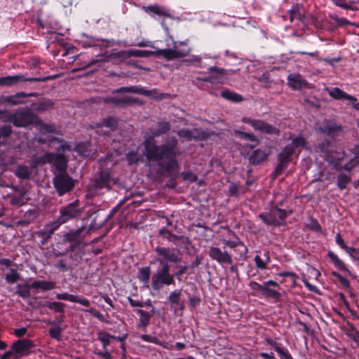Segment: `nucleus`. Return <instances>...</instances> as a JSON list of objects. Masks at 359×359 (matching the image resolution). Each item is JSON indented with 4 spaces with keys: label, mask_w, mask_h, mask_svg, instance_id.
Segmentation results:
<instances>
[{
    "label": "nucleus",
    "mask_w": 359,
    "mask_h": 359,
    "mask_svg": "<svg viewBox=\"0 0 359 359\" xmlns=\"http://www.w3.org/2000/svg\"><path fill=\"white\" fill-rule=\"evenodd\" d=\"M170 129L169 123L161 122L158 129L144 142V155L147 160L163 167L168 172H172L177 168L178 163L176 157L182 154L178 147L177 140L174 136L167 137L159 147L154 138L167 133Z\"/></svg>",
    "instance_id": "f257e3e1"
},
{
    "label": "nucleus",
    "mask_w": 359,
    "mask_h": 359,
    "mask_svg": "<svg viewBox=\"0 0 359 359\" xmlns=\"http://www.w3.org/2000/svg\"><path fill=\"white\" fill-rule=\"evenodd\" d=\"M6 121L13 123L18 127H26L29 124L36 123L39 131L43 133H54L55 132L53 126L37 121L36 117L29 109H20L15 113H8Z\"/></svg>",
    "instance_id": "f03ea898"
},
{
    "label": "nucleus",
    "mask_w": 359,
    "mask_h": 359,
    "mask_svg": "<svg viewBox=\"0 0 359 359\" xmlns=\"http://www.w3.org/2000/svg\"><path fill=\"white\" fill-rule=\"evenodd\" d=\"M318 149L325 154L327 161L336 169L350 170L359 163V146H355L353 149L354 156L346 161V155L342 151L330 152V149L325 148L324 144H320Z\"/></svg>",
    "instance_id": "7ed1b4c3"
},
{
    "label": "nucleus",
    "mask_w": 359,
    "mask_h": 359,
    "mask_svg": "<svg viewBox=\"0 0 359 359\" xmlns=\"http://www.w3.org/2000/svg\"><path fill=\"white\" fill-rule=\"evenodd\" d=\"M34 346L33 342L29 339H19L11 346V348L5 352L0 359H19L30 353V349Z\"/></svg>",
    "instance_id": "20e7f679"
},
{
    "label": "nucleus",
    "mask_w": 359,
    "mask_h": 359,
    "mask_svg": "<svg viewBox=\"0 0 359 359\" xmlns=\"http://www.w3.org/2000/svg\"><path fill=\"white\" fill-rule=\"evenodd\" d=\"M305 144V140L301 135L294 138L290 144H288L279 154L280 163L276 168V172H280L286 167L290 157L295 153L297 149L303 147Z\"/></svg>",
    "instance_id": "39448f33"
},
{
    "label": "nucleus",
    "mask_w": 359,
    "mask_h": 359,
    "mask_svg": "<svg viewBox=\"0 0 359 359\" xmlns=\"http://www.w3.org/2000/svg\"><path fill=\"white\" fill-rule=\"evenodd\" d=\"M174 283V277L169 272L168 264H164L151 277V285L154 290L162 289L165 285H169Z\"/></svg>",
    "instance_id": "423d86ee"
},
{
    "label": "nucleus",
    "mask_w": 359,
    "mask_h": 359,
    "mask_svg": "<svg viewBox=\"0 0 359 359\" xmlns=\"http://www.w3.org/2000/svg\"><path fill=\"white\" fill-rule=\"evenodd\" d=\"M80 215L79 201L76 200L67 205L60 208V216L57 220L62 225L71 219L79 217Z\"/></svg>",
    "instance_id": "0eeeda50"
},
{
    "label": "nucleus",
    "mask_w": 359,
    "mask_h": 359,
    "mask_svg": "<svg viewBox=\"0 0 359 359\" xmlns=\"http://www.w3.org/2000/svg\"><path fill=\"white\" fill-rule=\"evenodd\" d=\"M177 42L174 41L172 36H169V38L166 40V45L170 46L172 45V48L158 49L156 51H153L154 55L158 56H162L167 60L180 58L187 55V53L182 50H178L177 48Z\"/></svg>",
    "instance_id": "6e6552de"
},
{
    "label": "nucleus",
    "mask_w": 359,
    "mask_h": 359,
    "mask_svg": "<svg viewBox=\"0 0 359 359\" xmlns=\"http://www.w3.org/2000/svg\"><path fill=\"white\" fill-rule=\"evenodd\" d=\"M54 186L60 196L70 191L74 186V181L66 172H59L53 179Z\"/></svg>",
    "instance_id": "1a4fd4ad"
},
{
    "label": "nucleus",
    "mask_w": 359,
    "mask_h": 359,
    "mask_svg": "<svg viewBox=\"0 0 359 359\" xmlns=\"http://www.w3.org/2000/svg\"><path fill=\"white\" fill-rule=\"evenodd\" d=\"M242 122L250 125L256 131L266 134L277 135L279 130L271 125L264 122L262 120L254 119L250 117L244 116L242 118Z\"/></svg>",
    "instance_id": "9d476101"
},
{
    "label": "nucleus",
    "mask_w": 359,
    "mask_h": 359,
    "mask_svg": "<svg viewBox=\"0 0 359 359\" xmlns=\"http://www.w3.org/2000/svg\"><path fill=\"white\" fill-rule=\"evenodd\" d=\"M285 210L279 208H273L268 214H261L259 217L267 225H280L287 217Z\"/></svg>",
    "instance_id": "9b49d317"
},
{
    "label": "nucleus",
    "mask_w": 359,
    "mask_h": 359,
    "mask_svg": "<svg viewBox=\"0 0 359 359\" xmlns=\"http://www.w3.org/2000/svg\"><path fill=\"white\" fill-rule=\"evenodd\" d=\"M155 251L158 255L156 260L161 264H164L166 262L177 263L180 261L179 251L175 249L157 247Z\"/></svg>",
    "instance_id": "f8f14e48"
},
{
    "label": "nucleus",
    "mask_w": 359,
    "mask_h": 359,
    "mask_svg": "<svg viewBox=\"0 0 359 359\" xmlns=\"http://www.w3.org/2000/svg\"><path fill=\"white\" fill-rule=\"evenodd\" d=\"M50 77H26L23 74L8 76L0 78V86H12L20 82L36 81L42 82L50 79Z\"/></svg>",
    "instance_id": "ddd939ff"
},
{
    "label": "nucleus",
    "mask_w": 359,
    "mask_h": 359,
    "mask_svg": "<svg viewBox=\"0 0 359 359\" xmlns=\"http://www.w3.org/2000/svg\"><path fill=\"white\" fill-rule=\"evenodd\" d=\"M40 161L42 163H53L59 172H65L67 160L63 154L47 153L41 158Z\"/></svg>",
    "instance_id": "4468645a"
},
{
    "label": "nucleus",
    "mask_w": 359,
    "mask_h": 359,
    "mask_svg": "<svg viewBox=\"0 0 359 359\" xmlns=\"http://www.w3.org/2000/svg\"><path fill=\"white\" fill-rule=\"evenodd\" d=\"M209 257L220 264H231L233 262L231 256L226 251L217 247H210L208 252Z\"/></svg>",
    "instance_id": "2eb2a0df"
},
{
    "label": "nucleus",
    "mask_w": 359,
    "mask_h": 359,
    "mask_svg": "<svg viewBox=\"0 0 359 359\" xmlns=\"http://www.w3.org/2000/svg\"><path fill=\"white\" fill-rule=\"evenodd\" d=\"M117 126V120L109 117L104 119L102 123H97L95 126H91L93 130L100 135H105L114 130Z\"/></svg>",
    "instance_id": "dca6fc26"
},
{
    "label": "nucleus",
    "mask_w": 359,
    "mask_h": 359,
    "mask_svg": "<svg viewBox=\"0 0 359 359\" xmlns=\"http://www.w3.org/2000/svg\"><path fill=\"white\" fill-rule=\"evenodd\" d=\"M79 43L83 48L99 47L102 48L108 47V41L103 39L88 36L85 34L81 35V38L79 39Z\"/></svg>",
    "instance_id": "f3484780"
},
{
    "label": "nucleus",
    "mask_w": 359,
    "mask_h": 359,
    "mask_svg": "<svg viewBox=\"0 0 359 359\" xmlns=\"http://www.w3.org/2000/svg\"><path fill=\"white\" fill-rule=\"evenodd\" d=\"M175 133L180 137L184 138L187 140H203L206 137V134L204 132L199 131L198 129H193L191 130L182 129Z\"/></svg>",
    "instance_id": "a211bd4d"
},
{
    "label": "nucleus",
    "mask_w": 359,
    "mask_h": 359,
    "mask_svg": "<svg viewBox=\"0 0 359 359\" xmlns=\"http://www.w3.org/2000/svg\"><path fill=\"white\" fill-rule=\"evenodd\" d=\"M56 298L60 300L69 301L71 302L79 303L83 306L89 307L90 301L82 296L74 295L68 293H60L56 295Z\"/></svg>",
    "instance_id": "6ab92c4d"
},
{
    "label": "nucleus",
    "mask_w": 359,
    "mask_h": 359,
    "mask_svg": "<svg viewBox=\"0 0 359 359\" xmlns=\"http://www.w3.org/2000/svg\"><path fill=\"white\" fill-rule=\"evenodd\" d=\"M208 73L210 74L215 83H224L226 79L227 70L223 68L210 67L208 69Z\"/></svg>",
    "instance_id": "aec40b11"
},
{
    "label": "nucleus",
    "mask_w": 359,
    "mask_h": 359,
    "mask_svg": "<svg viewBox=\"0 0 359 359\" xmlns=\"http://www.w3.org/2000/svg\"><path fill=\"white\" fill-rule=\"evenodd\" d=\"M287 84L294 90H299L306 86V82L299 74H291L287 76Z\"/></svg>",
    "instance_id": "412c9836"
},
{
    "label": "nucleus",
    "mask_w": 359,
    "mask_h": 359,
    "mask_svg": "<svg viewBox=\"0 0 359 359\" xmlns=\"http://www.w3.org/2000/svg\"><path fill=\"white\" fill-rule=\"evenodd\" d=\"M76 150L80 155L89 158H93L95 154V149L89 142L78 144Z\"/></svg>",
    "instance_id": "4be33fe9"
},
{
    "label": "nucleus",
    "mask_w": 359,
    "mask_h": 359,
    "mask_svg": "<svg viewBox=\"0 0 359 359\" xmlns=\"http://www.w3.org/2000/svg\"><path fill=\"white\" fill-rule=\"evenodd\" d=\"M340 129L339 126L330 121H324L318 128L320 133L328 135H332L335 132L340 130Z\"/></svg>",
    "instance_id": "5701e85b"
},
{
    "label": "nucleus",
    "mask_w": 359,
    "mask_h": 359,
    "mask_svg": "<svg viewBox=\"0 0 359 359\" xmlns=\"http://www.w3.org/2000/svg\"><path fill=\"white\" fill-rule=\"evenodd\" d=\"M150 53L153 54L152 52H149L146 50H121L118 51L115 54H113L115 57H118L121 60L126 59L127 57H129L130 56H135V57H142L145 56L146 54Z\"/></svg>",
    "instance_id": "b1692460"
},
{
    "label": "nucleus",
    "mask_w": 359,
    "mask_h": 359,
    "mask_svg": "<svg viewBox=\"0 0 359 359\" xmlns=\"http://www.w3.org/2000/svg\"><path fill=\"white\" fill-rule=\"evenodd\" d=\"M61 224L59 223L57 220H55L48 225H46L43 229H41L39 232V234L43 238V240L47 241L50 238L51 235L56 231Z\"/></svg>",
    "instance_id": "393cba45"
},
{
    "label": "nucleus",
    "mask_w": 359,
    "mask_h": 359,
    "mask_svg": "<svg viewBox=\"0 0 359 359\" xmlns=\"http://www.w3.org/2000/svg\"><path fill=\"white\" fill-rule=\"evenodd\" d=\"M89 232V229H87L86 226H81L77 230L70 231L66 235V238L69 241H76L79 239L85 237L86 234Z\"/></svg>",
    "instance_id": "a878e982"
},
{
    "label": "nucleus",
    "mask_w": 359,
    "mask_h": 359,
    "mask_svg": "<svg viewBox=\"0 0 359 359\" xmlns=\"http://www.w3.org/2000/svg\"><path fill=\"white\" fill-rule=\"evenodd\" d=\"M145 11L153 16L156 15L165 18L170 17V15L166 8L156 5L147 6L145 8Z\"/></svg>",
    "instance_id": "bb28decb"
},
{
    "label": "nucleus",
    "mask_w": 359,
    "mask_h": 359,
    "mask_svg": "<svg viewBox=\"0 0 359 359\" xmlns=\"http://www.w3.org/2000/svg\"><path fill=\"white\" fill-rule=\"evenodd\" d=\"M151 276L150 268L149 266H145L140 269L137 278L143 284V287L146 288L149 287V282Z\"/></svg>",
    "instance_id": "cd10ccee"
},
{
    "label": "nucleus",
    "mask_w": 359,
    "mask_h": 359,
    "mask_svg": "<svg viewBox=\"0 0 359 359\" xmlns=\"http://www.w3.org/2000/svg\"><path fill=\"white\" fill-rule=\"evenodd\" d=\"M49 146L50 148L57 149L60 151H65L66 150L69 151L71 146L67 142L60 140L58 138H51L49 140Z\"/></svg>",
    "instance_id": "c85d7f7f"
},
{
    "label": "nucleus",
    "mask_w": 359,
    "mask_h": 359,
    "mask_svg": "<svg viewBox=\"0 0 359 359\" xmlns=\"http://www.w3.org/2000/svg\"><path fill=\"white\" fill-rule=\"evenodd\" d=\"M31 288L41 290L43 291L50 290L55 287V283L51 281L36 280L30 285Z\"/></svg>",
    "instance_id": "c756f323"
},
{
    "label": "nucleus",
    "mask_w": 359,
    "mask_h": 359,
    "mask_svg": "<svg viewBox=\"0 0 359 359\" xmlns=\"http://www.w3.org/2000/svg\"><path fill=\"white\" fill-rule=\"evenodd\" d=\"M327 256L331 259V261L332 262L336 268L341 271H346L350 273L349 270L346 266L344 262L341 259H340L334 252L329 251L327 253Z\"/></svg>",
    "instance_id": "7c9ffc66"
},
{
    "label": "nucleus",
    "mask_w": 359,
    "mask_h": 359,
    "mask_svg": "<svg viewBox=\"0 0 359 359\" xmlns=\"http://www.w3.org/2000/svg\"><path fill=\"white\" fill-rule=\"evenodd\" d=\"M137 313L140 316V323L138 324L139 327H146L149 323L151 317L154 314L153 310L151 313H147L142 309H137Z\"/></svg>",
    "instance_id": "2f4dec72"
},
{
    "label": "nucleus",
    "mask_w": 359,
    "mask_h": 359,
    "mask_svg": "<svg viewBox=\"0 0 359 359\" xmlns=\"http://www.w3.org/2000/svg\"><path fill=\"white\" fill-rule=\"evenodd\" d=\"M181 292L178 290L172 291L170 295L168 296L169 302L175 306L180 308V309H183L184 304L181 301Z\"/></svg>",
    "instance_id": "473e14b6"
},
{
    "label": "nucleus",
    "mask_w": 359,
    "mask_h": 359,
    "mask_svg": "<svg viewBox=\"0 0 359 359\" xmlns=\"http://www.w3.org/2000/svg\"><path fill=\"white\" fill-rule=\"evenodd\" d=\"M268 156V154L263 150L257 149L250 157V161L252 164H258L260 162L264 161Z\"/></svg>",
    "instance_id": "72a5a7b5"
},
{
    "label": "nucleus",
    "mask_w": 359,
    "mask_h": 359,
    "mask_svg": "<svg viewBox=\"0 0 359 359\" xmlns=\"http://www.w3.org/2000/svg\"><path fill=\"white\" fill-rule=\"evenodd\" d=\"M27 95L24 93H19L15 95H11L6 98V101L12 105L25 103V99Z\"/></svg>",
    "instance_id": "f704fd0d"
},
{
    "label": "nucleus",
    "mask_w": 359,
    "mask_h": 359,
    "mask_svg": "<svg viewBox=\"0 0 359 359\" xmlns=\"http://www.w3.org/2000/svg\"><path fill=\"white\" fill-rule=\"evenodd\" d=\"M117 92L133 93L144 95H149V92L148 90L137 86L123 87L117 90Z\"/></svg>",
    "instance_id": "c9c22d12"
},
{
    "label": "nucleus",
    "mask_w": 359,
    "mask_h": 359,
    "mask_svg": "<svg viewBox=\"0 0 359 359\" xmlns=\"http://www.w3.org/2000/svg\"><path fill=\"white\" fill-rule=\"evenodd\" d=\"M328 93L330 97L336 100H346L348 94L339 88H332L328 89Z\"/></svg>",
    "instance_id": "e433bc0d"
},
{
    "label": "nucleus",
    "mask_w": 359,
    "mask_h": 359,
    "mask_svg": "<svg viewBox=\"0 0 359 359\" xmlns=\"http://www.w3.org/2000/svg\"><path fill=\"white\" fill-rule=\"evenodd\" d=\"M221 95L224 98L231 100V101H233L234 102H239L242 101V100H243L242 97L240 95L235 93L233 92H231L230 90H223L221 93Z\"/></svg>",
    "instance_id": "4c0bfd02"
},
{
    "label": "nucleus",
    "mask_w": 359,
    "mask_h": 359,
    "mask_svg": "<svg viewBox=\"0 0 359 359\" xmlns=\"http://www.w3.org/2000/svg\"><path fill=\"white\" fill-rule=\"evenodd\" d=\"M290 21L293 22L294 20L303 21L304 15L300 11V7L296 5L290 10Z\"/></svg>",
    "instance_id": "58836bf2"
},
{
    "label": "nucleus",
    "mask_w": 359,
    "mask_h": 359,
    "mask_svg": "<svg viewBox=\"0 0 359 359\" xmlns=\"http://www.w3.org/2000/svg\"><path fill=\"white\" fill-rule=\"evenodd\" d=\"M15 175L21 179H27L31 175V170L28 166L20 165L15 171Z\"/></svg>",
    "instance_id": "ea45409f"
},
{
    "label": "nucleus",
    "mask_w": 359,
    "mask_h": 359,
    "mask_svg": "<svg viewBox=\"0 0 359 359\" xmlns=\"http://www.w3.org/2000/svg\"><path fill=\"white\" fill-rule=\"evenodd\" d=\"M31 288L30 285H18L17 290L15 291V294L19 295L20 297L27 299L30 296V290Z\"/></svg>",
    "instance_id": "a19ab883"
},
{
    "label": "nucleus",
    "mask_w": 359,
    "mask_h": 359,
    "mask_svg": "<svg viewBox=\"0 0 359 359\" xmlns=\"http://www.w3.org/2000/svg\"><path fill=\"white\" fill-rule=\"evenodd\" d=\"M233 133L238 137L245 140H248V141H252V142H257V140L256 137L254 135H252L251 133L243 132L240 130H237V129L233 130Z\"/></svg>",
    "instance_id": "79ce46f5"
},
{
    "label": "nucleus",
    "mask_w": 359,
    "mask_h": 359,
    "mask_svg": "<svg viewBox=\"0 0 359 359\" xmlns=\"http://www.w3.org/2000/svg\"><path fill=\"white\" fill-rule=\"evenodd\" d=\"M19 274L17 273V271L13 269H11L6 274V280L8 283H14L19 279Z\"/></svg>",
    "instance_id": "37998d69"
},
{
    "label": "nucleus",
    "mask_w": 359,
    "mask_h": 359,
    "mask_svg": "<svg viewBox=\"0 0 359 359\" xmlns=\"http://www.w3.org/2000/svg\"><path fill=\"white\" fill-rule=\"evenodd\" d=\"M335 241L337 245L343 250H344L346 253H351L354 251L352 248L348 247L346 244L343 238H341L339 233H337L335 236Z\"/></svg>",
    "instance_id": "c03bdc74"
},
{
    "label": "nucleus",
    "mask_w": 359,
    "mask_h": 359,
    "mask_svg": "<svg viewBox=\"0 0 359 359\" xmlns=\"http://www.w3.org/2000/svg\"><path fill=\"white\" fill-rule=\"evenodd\" d=\"M349 181L350 178L348 176L345 174H340L337 177V186L340 189H344Z\"/></svg>",
    "instance_id": "a18cd8bd"
},
{
    "label": "nucleus",
    "mask_w": 359,
    "mask_h": 359,
    "mask_svg": "<svg viewBox=\"0 0 359 359\" xmlns=\"http://www.w3.org/2000/svg\"><path fill=\"white\" fill-rule=\"evenodd\" d=\"M140 156L137 151H130L127 154L126 158L129 164L136 163L140 160Z\"/></svg>",
    "instance_id": "49530a36"
},
{
    "label": "nucleus",
    "mask_w": 359,
    "mask_h": 359,
    "mask_svg": "<svg viewBox=\"0 0 359 359\" xmlns=\"http://www.w3.org/2000/svg\"><path fill=\"white\" fill-rule=\"evenodd\" d=\"M276 351L279 355L280 359H292V357L291 354L289 353L287 348H283L280 346L279 347L276 348Z\"/></svg>",
    "instance_id": "de8ad7c7"
},
{
    "label": "nucleus",
    "mask_w": 359,
    "mask_h": 359,
    "mask_svg": "<svg viewBox=\"0 0 359 359\" xmlns=\"http://www.w3.org/2000/svg\"><path fill=\"white\" fill-rule=\"evenodd\" d=\"M346 334L359 346V332L358 330L351 327L347 330Z\"/></svg>",
    "instance_id": "09e8293b"
},
{
    "label": "nucleus",
    "mask_w": 359,
    "mask_h": 359,
    "mask_svg": "<svg viewBox=\"0 0 359 359\" xmlns=\"http://www.w3.org/2000/svg\"><path fill=\"white\" fill-rule=\"evenodd\" d=\"M11 203L15 205H22L25 203L23 194L13 196L11 198Z\"/></svg>",
    "instance_id": "8fccbe9b"
},
{
    "label": "nucleus",
    "mask_w": 359,
    "mask_h": 359,
    "mask_svg": "<svg viewBox=\"0 0 359 359\" xmlns=\"http://www.w3.org/2000/svg\"><path fill=\"white\" fill-rule=\"evenodd\" d=\"M62 328L59 326H55L50 329L49 334L51 337L59 340L61 337Z\"/></svg>",
    "instance_id": "3c124183"
},
{
    "label": "nucleus",
    "mask_w": 359,
    "mask_h": 359,
    "mask_svg": "<svg viewBox=\"0 0 359 359\" xmlns=\"http://www.w3.org/2000/svg\"><path fill=\"white\" fill-rule=\"evenodd\" d=\"M112 337L107 334H102L99 336V339L102 344L103 347L105 348L110 344V339Z\"/></svg>",
    "instance_id": "603ef678"
},
{
    "label": "nucleus",
    "mask_w": 359,
    "mask_h": 359,
    "mask_svg": "<svg viewBox=\"0 0 359 359\" xmlns=\"http://www.w3.org/2000/svg\"><path fill=\"white\" fill-rule=\"evenodd\" d=\"M64 304L61 302H54L48 305V308L56 311L62 312Z\"/></svg>",
    "instance_id": "864d4df0"
},
{
    "label": "nucleus",
    "mask_w": 359,
    "mask_h": 359,
    "mask_svg": "<svg viewBox=\"0 0 359 359\" xmlns=\"http://www.w3.org/2000/svg\"><path fill=\"white\" fill-rule=\"evenodd\" d=\"M230 195L236 196L239 194H243L244 191H240L238 186L234 183H231L229 188Z\"/></svg>",
    "instance_id": "5fc2aeb1"
},
{
    "label": "nucleus",
    "mask_w": 359,
    "mask_h": 359,
    "mask_svg": "<svg viewBox=\"0 0 359 359\" xmlns=\"http://www.w3.org/2000/svg\"><path fill=\"white\" fill-rule=\"evenodd\" d=\"M262 294L266 297H276L278 295V292L274 290L270 289L264 286Z\"/></svg>",
    "instance_id": "6e6d98bb"
},
{
    "label": "nucleus",
    "mask_w": 359,
    "mask_h": 359,
    "mask_svg": "<svg viewBox=\"0 0 359 359\" xmlns=\"http://www.w3.org/2000/svg\"><path fill=\"white\" fill-rule=\"evenodd\" d=\"M346 100L348 102V104H351L354 109L359 110V102L355 97L348 95Z\"/></svg>",
    "instance_id": "4d7b16f0"
},
{
    "label": "nucleus",
    "mask_w": 359,
    "mask_h": 359,
    "mask_svg": "<svg viewBox=\"0 0 359 359\" xmlns=\"http://www.w3.org/2000/svg\"><path fill=\"white\" fill-rule=\"evenodd\" d=\"M250 287L252 290L259 292L262 294L264 285H262L256 282L252 281L250 283Z\"/></svg>",
    "instance_id": "13d9d810"
},
{
    "label": "nucleus",
    "mask_w": 359,
    "mask_h": 359,
    "mask_svg": "<svg viewBox=\"0 0 359 359\" xmlns=\"http://www.w3.org/2000/svg\"><path fill=\"white\" fill-rule=\"evenodd\" d=\"M11 127L9 126H4L0 128V136L4 137H8L11 133Z\"/></svg>",
    "instance_id": "bf43d9fd"
},
{
    "label": "nucleus",
    "mask_w": 359,
    "mask_h": 359,
    "mask_svg": "<svg viewBox=\"0 0 359 359\" xmlns=\"http://www.w3.org/2000/svg\"><path fill=\"white\" fill-rule=\"evenodd\" d=\"M255 262L256 266L260 269H265L266 268V263L259 256H256L255 257Z\"/></svg>",
    "instance_id": "052dcab7"
},
{
    "label": "nucleus",
    "mask_w": 359,
    "mask_h": 359,
    "mask_svg": "<svg viewBox=\"0 0 359 359\" xmlns=\"http://www.w3.org/2000/svg\"><path fill=\"white\" fill-rule=\"evenodd\" d=\"M333 4L341 8L348 9L351 6L345 0H332Z\"/></svg>",
    "instance_id": "680f3d73"
},
{
    "label": "nucleus",
    "mask_w": 359,
    "mask_h": 359,
    "mask_svg": "<svg viewBox=\"0 0 359 359\" xmlns=\"http://www.w3.org/2000/svg\"><path fill=\"white\" fill-rule=\"evenodd\" d=\"M182 175L185 180L189 182H195L197 180V177L190 172H183Z\"/></svg>",
    "instance_id": "e2e57ef3"
},
{
    "label": "nucleus",
    "mask_w": 359,
    "mask_h": 359,
    "mask_svg": "<svg viewBox=\"0 0 359 359\" xmlns=\"http://www.w3.org/2000/svg\"><path fill=\"white\" fill-rule=\"evenodd\" d=\"M137 99L133 98L130 96H125L120 100H116L114 102L115 104H118L119 103H129V102H136Z\"/></svg>",
    "instance_id": "0e129e2a"
},
{
    "label": "nucleus",
    "mask_w": 359,
    "mask_h": 359,
    "mask_svg": "<svg viewBox=\"0 0 359 359\" xmlns=\"http://www.w3.org/2000/svg\"><path fill=\"white\" fill-rule=\"evenodd\" d=\"M222 241L224 245H225L226 246H228L231 248H236L238 244V241H230V240H226V239H222Z\"/></svg>",
    "instance_id": "69168bd1"
},
{
    "label": "nucleus",
    "mask_w": 359,
    "mask_h": 359,
    "mask_svg": "<svg viewBox=\"0 0 359 359\" xmlns=\"http://www.w3.org/2000/svg\"><path fill=\"white\" fill-rule=\"evenodd\" d=\"M141 339L143 341H147V342H151V343H154V344L157 343L156 337H152L151 335L143 334V335L141 336Z\"/></svg>",
    "instance_id": "338daca9"
},
{
    "label": "nucleus",
    "mask_w": 359,
    "mask_h": 359,
    "mask_svg": "<svg viewBox=\"0 0 359 359\" xmlns=\"http://www.w3.org/2000/svg\"><path fill=\"white\" fill-rule=\"evenodd\" d=\"M109 60V55H107L106 53L99 55L97 56V58L96 60H94L92 61V64L98 62H106Z\"/></svg>",
    "instance_id": "774afa93"
}]
</instances>
